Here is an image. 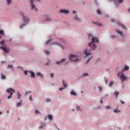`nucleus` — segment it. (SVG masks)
<instances>
[{"mask_svg":"<svg viewBox=\"0 0 130 130\" xmlns=\"http://www.w3.org/2000/svg\"><path fill=\"white\" fill-rule=\"evenodd\" d=\"M105 108H106V109H110V106H106Z\"/></svg>","mask_w":130,"mask_h":130,"instance_id":"nucleus-46","label":"nucleus"},{"mask_svg":"<svg viewBox=\"0 0 130 130\" xmlns=\"http://www.w3.org/2000/svg\"><path fill=\"white\" fill-rule=\"evenodd\" d=\"M29 2H30L31 10H35L36 12H37V11H38V9H37V8H36V7H35L34 4H33V2H34V0H29Z\"/></svg>","mask_w":130,"mask_h":130,"instance_id":"nucleus-6","label":"nucleus"},{"mask_svg":"<svg viewBox=\"0 0 130 130\" xmlns=\"http://www.w3.org/2000/svg\"><path fill=\"white\" fill-rule=\"evenodd\" d=\"M69 58L70 60H71V61H78L79 60V58L78 57V56L74 55L73 54L70 55Z\"/></svg>","mask_w":130,"mask_h":130,"instance_id":"nucleus-3","label":"nucleus"},{"mask_svg":"<svg viewBox=\"0 0 130 130\" xmlns=\"http://www.w3.org/2000/svg\"><path fill=\"white\" fill-rule=\"evenodd\" d=\"M50 53V52H49V51H45V54L47 55H48V54H49Z\"/></svg>","mask_w":130,"mask_h":130,"instance_id":"nucleus-35","label":"nucleus"},{"mask_svg":"<svg viewBox=\"0 0 130 130\" xmlns=\"http://www.w3.org/2000/svg\"><path fill=\"white\" fill-rule=\"evenodd\" d=\"M114 95L115 96H116V98H117L118 97V95H119V92H118L115 91V92Z\"/></svg>","mask_w":130,"mask_h":130,"instance_id":"nucleus-14","label":"nucleus"},{"mask_svg":"<svg viewBox=\"0 0 130 130\" xmlns=\"http://www.w3.org/2000/svg\"><path fill=\"white\" fill-rule=\"evenodd\" d=\"M7 69H12V70H13V65H8Z\"/></svg>","mask_w":130,"mask_h":130,"instance_id":"nucleus-25","label":"nucleus"},{"mask_svg":"<svg viewBox=\"0 0 130 130\" xmlns=\"http://www.w3.org/2000/svg\"><path fill=\"white\" fill-rule=\"evenodd\" d=\"M101 104H102V103H103V102H102V100H101Z\"/></svg>","mask_w":130,"mask_h":130,"instance_id":"nucleus-56","label":"nucleus"},{"mask_svg":"<svg viewBox=\"0 0 130 130\" xmlns=\"http://www.w3.org/2000/svg\"><path fill=\"white\" fill-rule=\"evenodd\" d=\"M60 13H64V14H69L70 13V11L69 10H67L66 9H62L60 10Z\"/></svg>","mask_w":130,"mask_h":130,"instance_id":"nucleus-8","label":"nucleus"},{"mask_svg":"<svg viewBox=\"0 0 130 130\" xmlns=\"http://www.w3.org/2000/svg\"><path fill=\"white\" fill-rule=\"evenodd\" d=\"M28 73H29V72L27 71H24V75H26V76L28 75Z\"/></svg>","mask_w":130,"mask_h":130,"instance_id":"nucleus-38","label":"nucleus"},{"mask_svg":"<svg viewBox=\"0 0 130 130\" xmlns=\"http://www.w3.org/2000/svg\"><path fill=\"white\" fill-rule=\"evenodd\" d=\"M118 25H119V26H120L121 27H122V28H125V26H124V25L123 24H121L120 22L118 23Z\"/></svg>","mask_w":130,"mask_h":130,"instance_id":"nucleus-17","label":"nucleus"},{"mask_svg":"<svg viewBox=\"0 0 130 130\" xmlns=\"http://www.w3.org/2000/svg\"><path fill=\"white\" fill-rule=\"evenodd\" d=\"M73 14H77V11H73Z\"/></svg>","mask_w":130,"mask_h":130,"instance_id":"nucleus-51","label":"nucleus"},{"mask_svg":"<svg viewBox=\"0 0 130 130\" xmlns=\"http://www.w3.org/2000/svg\"><path fill=\"white\" fill-rule=\"evenodd\" d=\"M28 91H26V92H25V96H27V95H28Z\"/></svg>","mask_w":130,"mask_h":130,"instance_id":"nucleus-55","label":"nucleus"},{"mask_svg":"<svg viewBox=\"0 0 130 130\" xmlns=\"http://www.w3.org/2000/svg\"><path fill=\"white\" fill-rule=\"evenodd\" d=\"M120 103H121V104H124V101H123L122 100L120 101Z\"/></svg>","mask_w":130,"mask_h":130,"instance_id":"nucleus-48","label":"nucleus"},{"mask_svg":"<svg viewBox=\"0 0 130 130\" xmlns=\"http://www.w3.org/2000/svg\"><path fill=\"white\" fill-rule=\"evenodd\" d=\"M1 44H2V45H4V44H5V41H3L1 42H0Z\"/></svg>","mask_w":130,"mask_h":130,"instance_id":"nucleus-40","label":"nucleus"},{"mask_svg":"<svg viewBox=\"0 0 130 130\" xmlns=\"http://www.w3.org/2000/svg\"><path fill=\"white\" fill-rule=\"evenodd\" d=\"M22 104V102H19L17 104V107H20Z\"/></svg>","mask_w":130,"mask_h":130,"instance_id":"nucleus-29","label":"nucleus"},{"mask_svg":"<svg viewBox=\"0 0 130 130\" xmlns=\"http://www.w3.org/2000/svg\"><path fill=\"white\" fill-rule=\"evenodd\" d=\"M64 89V88L61 87L59 89V91H62V90Z\"/></svg>","mask_w":130,"mask_h":130,"instance_id":"nucleus-45","label":"nucleus"},{"mask_svg":"<svg viewBox=\"0 0 130 130\" xmlns=\"http://www.w3.org/2000/svg\"><path fill=\"white\" fill-rule=\"evenodd\" d=\"M114 112H115V113H117L118 112H120V111L117 110V109H116V110H114Z\"/></svg>","mask_w":130,"mask_h":130,"instance_id":"nucleus-33","label":"nucleus"},{"mask_svg":"<svg viewBox=\"0 0 130 130\" xmlns=\"http://www.w3.org/2000/svg\"><path fill=\"white\" fill-rule=\"evenodd\" d=\"M116 32L118 33V34H119V35H122V31L119 30H116Z\"/></svg>","mask_w":130,"mask_h":130,"instance_id":"nucleus-13","label":"nucleus"},{"mask_svg":"<svg viewBox=\"0 0 130 130\" xmlns=\"http://www.w3.org/2000/svg\"><path fill=\"white\" fill-rule=\"evenodd\" d=\"M66 61V59H62L60 61H56V64H60L62 62H63V61Z\"/></svg>","mask_w":130,"mask_h":130,"instance_id":"nucleus-10","label":"nucleus"},{"mask_svg":"<svg viewBox=\"0 0 130 130\" xmlns=\"http://www.w3.org/2000/svg\"><path fill=\"white\" fill-rule=\"evenodd\" d=\"M46 119H47V117H46L45 118V120H46Z\"/></svg>","mask_w":130,"mask_h":130,"instance_id":"nucleus-59","label":"nucleus"},{"mask_svg":"<svg viewBox=\"0 0 130 130\" xmlns=\"http://www.w3.org/2000/svg\"><path fill=\"white\" fill-rule=\"evenodd\" d=\"M52 40V39L48 40L46 43V45H47V44H48L50 42H51Z\"/></svg>","mask_w":130,"mask_h":130,"instance_id":"nucleus-31","label":"nucleus"},{"mask_svg":"<svg viewBox=\"0 0 130 130\" xmlns=\"http://www.w3.org/2000/svg\"><path fill=\"white\" fill-rule=\"evenodd\" d=\"M74 19L75 20H76V21H80V18H79L77 16H75Z\"/></svg>","mask_w":130,"mask_h":130,"instance_id":"nucleus-28","label":"nucleus"},{"mask_svg":"<svg viewBox=\"0 0 130 130\" xmlns=\"http://www.w3.org/2000/svg\"><path fill=\"white\" fill-rule=\"evenodd\" d=\"M124 0H117V4H122Z\"/></svg>","mask_w":130,"mask_h":130,"instance_id":"nucleus-21","label":"nucleus"},{"mask_svg":"<svg viewBox=\"0 0 130 130\" xmlns=\"http://www.w3.org/2000/svg\"><path fill=\"white\" fill-rule=\"evenodd\" d=\"M2 79V80H6V76L3 75V73L1 74Z\"/></svg>","mask_w":130,"mask_h":130,"instance_id":"nucleus-22","label":"nucleus"},{"mask_svg":"<svg viewBox=\"0 0 130 130\" xmlns=\"http://www.w3.org/2000/svg\"><path fill=\"white\" fill-rule=\"evenodd\" d=\"M51 20H52L51 18L47 16L46 21H48V22H49V21H51Z\"/></svg>","mask_w":130,"mask_h":130,"instance_id":"nucleus-30","label":"nucleus"},{"mask_svg":"<svg viewBox=\"0 0 130 130\" xmlns=\"http://www.w3.org/2000/svg\"><path fill=\"white\" fill-rule=\"evenodd\" d=\"M53 76H54L53 73H51V77L52 78L53 77Z\"/></svg>","mask_w":130,"mask_h":130,"instance_id":"nucleus-53","label":"nucleus"},{"mask_svg":"<svg viewBox=\"0 0 130 130\" xmlns=\"http://www.w3.org/2000/svg\"><path fill=\"white\" fill-rule=\"evenodd\" d=\"M36 76L40 77L41 78H43V74L39 72L36 73Z\"/></svg>","mask_w":130,"mask_h":130,"instance_id":"nucleus-11","label":"nucleus"},{"mask_svg":"<svg viewBox=\"0 0 130 130\" xmlns=\"http://www.w3.org/2000/svg\"><path fill=\"white\" fill-rule=\"evenodd\" d=\"M83 77H86V76H89V74L88 73H84L82 75Z\"/></svg>","mask_w":130,"mask_h":130,"instance_id":"nucleus-36","label":"nucleus"},{"mask_svg":"<svg viewBox=\"0 0 130 130\" xmlns=\"http://www.w3.org/2000/svg\"><path fill=\"white\" fill-rule=\"evenodd\" d=\"M50 101H51V100L50 99H46V102H50Z\"/></svg>","mask_w":130,"mask_h":130,"instance_id":"nucleus-43","label":"nucleus"},{"mask_svg":"<svg viewBox=\"0 0 130 130\" xmlns=\"http://www.w3.org/2000/svg\"><path fill=\"white\" fill-rule=\"evenodd\" d=\"M0 48L3 49V50L5 52V53H9L10 48H7L6 47H1Z\"/></svg>","mask_w":130,"mask_h":130,"instance_id":"nucleus-7","label":"nucleus"},{"mask_svg":"<svg viewBox=\"0 0 130 130\" xmlns=\"http://www.w3.org/2000/svg\"><path fill=\"white\" fill-rule=\"evenodd\" d=\"M94 24L95 25H97L98 26H102V24L99 23V22H95Z\"/></svg>","mask_w":130,"mask_h":130,"instance_id":"nucleus-27","label":"nucleus"},{"mask_svg":"<svg viewBox=\"0 0 130 130\" xmlns=\"http://www.w3.org/2000/svg\"><path fill=\"white\" fill-rule=\"evenodd\" d=\"M71 95H74V96H77V93L74 91H71Z\"/></svg>","mask_w":130,"mask_h":130,"instance_id":"nucleus-26","label":"nucleus"},{"mask_svg":"<svg viewBox=\"0 0 130 130\" xmlns=\"http://www.w3.org/2000/svg\"><path fill=\"white\" fill-rule=\"evenodd\" d=\"M4 62H2V63H4Z\"/></svg>","mask_w":130,"mask_h":130,"instance_id":"nucleus-63","label":"nucleus"},{"mask_svg":"<svg viewBox=\"0 0 130 130\" xmlns=\"http://www.w3.org/2000/svg\"><path fill=\"white\" fill-rule=\"evenodd\" d=\"M84 53L86 55V56H89V55H91V53H90V52H87V50L86 49L85 51H84Z\"/></svg>","mask_w":130,"mask_h":130,"instance_id":"nucleus-9","label":"nucleus"},{"mask_svg":"<svg viewBox=\"0 0 130 130\" xmlns=\"http://www.w3.org/2000/svg\"><path fill=\"white\" fill-rule=\"evenodd\" d=\"M4 31L3 30H0V35H3L4 34Z\"/></svg>","mask_w":130,"mask_h":130,"instance_id":"nucleus-37","label":"nucleus"},{"mask_svg":"<svg viewBox=\"0 0 130 130\" xmlns=\"http://www.w3.org/2000/svg\"><path fill=\"white\" fill-rule=\"evenodd\" d=\"M118 77L120 76V79L122 82H124V81H125L126 80L127 78L126 76H124V74H123V72L119 73L118 74Z\"/></svg>","mask_w":130,"mask_h":130,"instance_id":"nucleus-4","label":"nucleus"},{"mask_svg":"<svg viewBox=\"0 0 130 130\" xmlns=\"http://www.w3.org/2000/svg\"><path fill=\"white\" fill-rule=\"evenodd\" d=\"M7 92L10 93V95L8 96V99H11L13 95V93H15V90L13 88H9L7 90Z\"/></svg>","mask_w":130,"mask_h":130,"instance_id":"nucleus-5","label":"nucleus"},{"mask_svg":"<svg viewBox=\"0 0 130 130\" xmlns=\"http://www.w3.org/2000/svg\"><path fill=\"white\" fill-rule=\"evenodd\" d=\"M8 5H10L12 3V0H6Z\"/></svg>","mask_w":130,"mask_h":130,"instance_id":"nucleus-32","label":"nucleus"},{"mask_svg":"<svg viewBox=\"0 0 130 130\" xmlns=\"http://www.w3.org/2000/svg\"><path fill=\"white\" fill-rule=\"evenodd\" d=\"M28 93H31V91H29L28 92Z\"/></svg>","mask_w":130,"mask_h":130,"instance_id":"nucleus-62","label":"nucleus"},{"mask_svg":"<svg viewBox=\"0 0 130 130\" xmlns=\"http://www.w3.org/2000/svg\"><path fill=\"white\" fill-rule=\"evenodd\" d=\"M114 37V36L113 37V38Z\"/></svg>","mask_w":130,"mask_h":130,"instance_id":"nucleus-64","label":"nucleus"},{"mask_svg":"<svg viewBox=\"0 0 130 130\" xmlns=\"http://www.w3.org/2000/svg\"><path fill=\"white\" fill-rule=\"evenodd\" d=\"M114 84V81H111L110 83L109 84V87H112Z\"/></svg>","mask_w":130,"mask_h":130,"instance_id":"nucleus-20","label":"nucleus"},{"mask_svg":"<svg viewBox=\"0 0 130 130\" xmlns=\"http://www.w3.org/2000/svg\"><path fill=\"white\" fill-rule=\"evenodd\" d=\"M36 114H39V111L38 110H36L35 111Z\"/></svg>","mask_w":130,"mask_h":130,"instance_id":"nucleus-39","label":"nucleus"},{"mask_svg":"<svg viewBox=\"0 0 130 130\" xmlns=\"http://www.w3.org/2000/svg\"><path fill=\"white\" fill-rule=\"evenodd\" d=\"M20 15L21 17H22L23 19V22H24V23L29 22V21H30L29 20V18L27 17V16L25 15V13H24L23 12H20Z\"/></svg>","mask_w":130,"mask_h":130,"instance_id":"nucleus-1","label":"nucleus"},{"mask_svg":"<svg viewBox=\"0 0 130 130\" xmlns=\"http://www.w3.org/2000/svg\"><path fill=\"white\" fill-rule=\"evenodd\" d=\"M99 89L100 91L101 92V91H102V87H101V86L99 87Z\"/></svg>","mask_w":130,"mask_h":130,"instance_id":"nucleus-42","label":"nucleus"},{"mask_svg":"<svg viewBox=\"0 0 130 130\" xmlns=\"http://www.w3.org/2000/svg\"><path fill=\"white\" fill-rule=\"evenodd\" d=\"M128 12L130 13V8L128 9Z\"/></svg>","mask_w":130,"mask_h":130,"instance_id":"nucleus-60","label":"nucleus"},{"mask_svg":"<svg viewBox=\"0 0 130 130\" xmlns=\"http://www.w3.org/2000/svg\"><path fill=\"white\" fill-rule=\"evenodd\" d=\"M108 82V80L107 79L105 80V83L106 84H107V82Z\"/></svg>","mask_w":130,"mask_h":130,"instance_id":"nucleus-54","label":"nucleus"},{"mask_svg":"<svg viewBox=\"0 0 130 130\" xmlns=\"http://www.w3.org/2000/svg\"><path fill=\"white\" fill-rule=\"evenodd\" d=\"M3 114V112L0 111V115Z\"/></svg>","mask_w":130,"mask_h":130,"instance_id":"nucleus-58","label":"nucleus"},{"mask_svg":"<svg viewBox=\"0 0 130 130\" xmlns=\"http://www.w3.org/2000/svg\"><path fill=\"white\" fill-rule=\"evenodd\" d=\"M43 126H44V125H42V124H41V126H40L39 128L41 129V128H43Z\"/></svg>","mask_w":130,"mask_h":130,"instance_id":"nucleus-44","label":"nucleus"},{"mask_svg":"<svg viewBox=\"0 0 130 130\" xmlns=\"http://www.w3.org/2000/svg\"><path fill=\"white\" fill-rule=\"evenodd\" d=\"M129 69V67L128 66H125L124 68L123 69V71H127Z\"/></svg>","mask_w":130,"mask_h":130,"instance_id":"nucleus-19","label":"nucleus"},{"mask_svg":"<svg viewBox=\"0 0 130 130\" xmlns=\"http://www.w3.org/2000/svg\"><path fill=\"white\" fill-rule=\"evenodd\" d=\"M24 26V25L20 26V28L22 29V27Z\"/></svg>","mask_w":130,"mask_h":130,"instance_id":"nucleus-57","label":"nucleus"},{"mask_svg":"<svg viewBox=\"0 0 130 130\" xmlns=\"http://www.w3.org/2000/svg\"><path fill=\"white\" fill-rule=\"evenodd\" d=\"M21 93H20V92H17V97H18V99L19 100H21Z\"/></svg>","mask_w":130,"mask_h":130,"instance_id":"nucleus-16","label":"nucleus"},{"mask_svg":"<svg viewBox=\"0 0 130 130\" xmlns=\"http://www.w3.org/2000/svg\"><path fill=\"white\" fill-rule=\"evenodd\" d=\"M48 118H49V119L50 120H52V119L53 118V117H52V115H48Z\"/></svg>","mask_w":130,"mask_h":130,"instance_id":"nucleus-18","label":"nucleus"},{"mask_svg":"<svg viewBox=\"0 0 130 130\" xmlns=\"http://www.w3.org/2000/svg\"><path fill=\"white\" fill-rule=\"evenodd\" d=\"M97 46L96 45H93L91 47V48L92 50H95V49L96 48Z\"/></svg>","mask_w":130,"mask_h":130,"instance_id":"nucleus-24","label":"nucleus"},{"mask_svg":"<svg viewBox=\"0 0 130 130\" xmlns=\"http://www.w3.org/2000/svg\"><path fill=\"white\" fill-rule=\"evenodd\" d=\"M111 22L113 23V22H115V20L114 19H111Z\"/></svg>","mask_w":130,"mask_h":130,"instance_id":"nucleus-52","label":"nucleus"},{"mask_svg":"<svg viewBox=\"0 0 130 130\" xmlns=\"http://www.w3.org/2000/svg\"><path fill=\"white\" fill-rule=\"evenodd\" d=\"M77 110H81V109H80V107H79V106H78L77 107Z\"/></svg>","mask_w":130,"mask_h":130,"instance_id":"nucleus-50","label":"nucleus"},{"mask_svg":"<svg viewBox=\"0 0 130 130\" xmlns=\"http://www.w3.org/2000/svg\"><path fill=\"white\" fill-rule=\"evenodd\" d=\"M97 13H98L99 15H101V11H100V10H99V9H98V10H97Z\"/></svg>","mask_w":130,"mask_h":130,"instance_id":"nucleus-34","label":"nucleus"},{"mask_svg":"<svg viewBox=\"0 0 130 130\" xmlns=\"http://www.w3.org/2000/svg\"><path fill=\"white\" fill-rule=\"evenodd\" d=\"M88 37L89 38H90V37H92L91 42L89 43V46H91V45H92L94 42H96V43L99 42V39H98L97 38H93L92 35H88Z\"/></svg>","mask_w":130,"mask_h":130,"instance_id":"nucleus-2","label":"nucleus"},{"mask_svg":"<svg viewBox=\"0 0 130 130\" xmlns=\"http://www.w3.org/2000/svg\"><path fill=\"white\" fill-rule=\"evenodd\" d=\"M9 112H10L9 111H7V113H9Z\"/></svg>","mask_w":130,"mask_h":130,"instance_id":"nucleus-61","label":"nucleus"},{"mask_svg":"<svg viewBox=\"0 0 130 130\" xmlns=\"http://www.w3.org/2000/svg\"><path fill=\"white\" fill-rule=\"evenodd\" d=\"M115 5H117V0H113Z\"/></svg>","mask_w":130,"mask_h":130,"instance_id":"nucleus-41","label":"nucleus"},{"mask_svg":"<svg viewBox=\"0 0 130 130\" xmlns=\"http://www.w3.org/2000/svg\"><path fill=\"white\" fill-rule=\"evenodd\" d=\"M62 82L64 88H67V87H68V85H67V83H64V81L63 80L62 81Z\"/></svg>","mask_w":130,"mask_h":130,"instance_id":"nucleus-23","label":"nucleus"},{"mask_svg":"<svg viewBox=\"0 0 130 130\" xmlns=\"http://www.w3.org/2000/svg\"><path fill=\"white\" fill-rule=\"evenodd\" d=\"M28 73L30 74L31 78H35V73H34V72L29 71Z\"/></svg>","mask_w":130,"mask_h":130,"instance_id":"nucleus-12","label":"nucleus"},{"mask_svg":"<svg viewBox=\"0 0 130 130\" xmlns=\"http://www.w3.org/2000/svg\"><path fill=\"white\" fill-rule=\"evenodd\" d=\"M91 58H92V57H91L90 58H89L88 59V60L87 61V63H88V62H89L90 61V60H91Z\"/></svg>","mask_w":130,"mask_h":130,"instance_id":"nucleus-49","label":"nucleus"},{"mask_svg":"<svg viewBox=\"0 0 130 130\" xmlns=\"http://www.w3.org/2000/svg\"><path fill=\"white\" fill-rule=\"evenodd\" d=\"M29 100L30 101H32L33 100H32V96H31V95L29 96Z\"/></svg>","mask_w":130,"mask_h":130,"instance_id":"nucleus-47","label":"nucleus"},{"mask_svg":"<svg viewBox=\"0 0 130 130\" xmlns=\"http://www.w3.org/2000/svg\"><path fill=\"white\" fill-rule=\"evenodd\" d=\"M52 44H56V45H58V46H60L62 49H63V47H62V46H61V45L59 44V43H53Z\"/></svg>","mask_w":130,"mask_h":130,"instance_id":"nucleus-15","label":"nucleus"}]
</instances>
